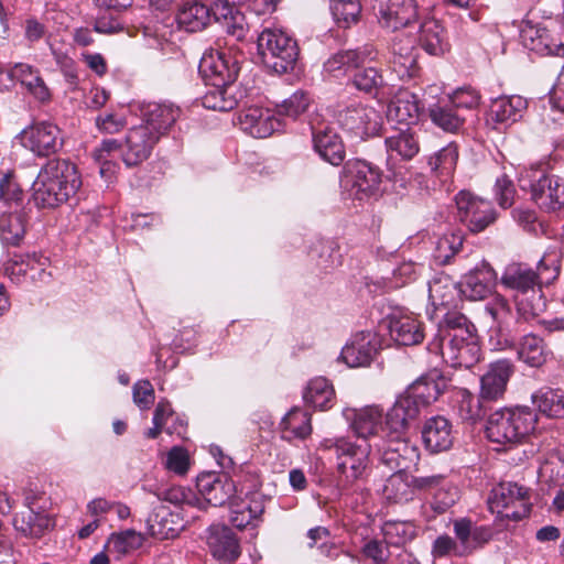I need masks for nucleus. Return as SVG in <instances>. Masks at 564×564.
Masks as SVG:
<instances>
[{"label":"nucleus","instance_id":"393cba45","mask_svg":"<svg viewBox=\"0 0 564 564\" xmlns=\"http://www.w3.org/2000/svg\"><path fill=\"white\" fill-rule=\"evenodd\" d=\"M419 414L420 409L415 401L402 393L386 414V427L390 431V435H403Z\"/></svg>","mask_w":564,"mask_h":564},{"label":"nucleus","instance_id":"052dcab7","mask_svg":"<svg viewBox=\"0 0 564 564\" xmlns=\"http://www.w3.org/2000/svg\"><path fill=\"white\" fill-rule=\"evenodd\" d=\"M203 105L208 109L229 111L236 106V99L226 96V87H214L204 96Z\"/></svg>","mask_w":564,"mask_h":564},{"label":"nucleus","instance_id":"4be33fe9","mask_svg":"<svg viewBox=\"0 0 564 564\" xmlns=\"http://www.w3.org/2000/svg\"><path fill=\"white\" fill-rule=\"evenodd\" d=\"M414 40L410 35H397L392 43L390 66L400 79L411 78L417 69Z\"/></svg>","mask_w":564,"mask_h":564},{"label":"nucleus","instance_id":"5fc2aeb1","mask_svg":"<svg viewBox=\"0 0 564 564\" xmlns=\"http://www.w3.org/2000/svg\"><path fill=\"white\" fill-rule=\"evenodd\" d=\"M330 9L336 21L345 28L356 23L361 13L360 0H330Z\"/></svg>","mask_w":564,"mask_h":564},{"label":"nucleus","instance_id":"37998d69","mask_svg":"<svg viewBox=\"0 0 564 564\" xmlns=\"http://www.w3.org/2000/svg\"><path fill=\"white\" fill-rule=\"evenodd\" d=\"M419 42L431 55L443 54L448 46L444 29L434 18H427L421 23Z\"/></svg>","mask_w":564,"mask_h":564},{"label":"nucleus","instance_id":"c03bdc74","mask_svg":"<svg viewBox=\"0 0 564 564\" xmlns=\"http://www.w3.org/2000/svg\"><path fill=\"white\" fill-rule=\"evenodd\" d=\"M527 100L521 96L499 97L490 106L489 116L498 123L516 122L522 117Z\"/></svg>","mask_w":564,"mask_h":564},{"label":"nucleus","instance_id":"8fccbe9b","mask_svg":"<svg viewBox=\"0 0 564 564\" xmlns=\"http://www.w3.org/2000/svg\"><path fill=\"white\" fill-rule=\"evenodd\" d=\"M404 471H395L390 476L383 487L384 497L395 503H402L413 498L414 487L412 480L409 481Z\"/></svg>","mask_w":564,"mask_h":564},{"label":"nucleus","instance_id":"a18cd8bd","mask_svg":"<svg viewBox=\"0 0 564 564\" xmlns=\"http://www.w3.org/2000/svg\"><path fill=\"white\" fill-rule=\"evenodd\" d=\"M539 412L550 419H564V393L560 390H540L532 395Z\"/></svg>","mask_w":564,"mask_h":564},{"label":"nucleus","instance_id":"a19ab883","mask_svg":"<svg viewBox=\"0 0 564 564\" xmlns=\"http://www.w3.org/2000/svg\"><path fill=\"white\" fill-rule=\"evenodd\" d=\"M210 20V8L196 0L184 3L177 14L178 25L187 32L204 30Z\"/></svg>","mask_w":564,"mask_h":564},{"label":"nucleus","instance_id":"7c9ffc66","mask_svg":"<svg viewBox=\"0 0 564 564\" xmlns=\"http://www.w3.org/2000/svg\"><path fill=\"white\" fill-rule=\"evenodd\" d=\"M422 437L425 446L431 452L447 451L452 447L454 441L452 424L444 416H433L425 422Z\"/></svg>","mask_w":564,"mask_h":564},{"label":"nucleus","instance_id":"2eb2a0df","mask_svg":"<svg viewBox=\"0 0 564 564\" xmlns=\"http://www.w3.org/2000/svg\"><path fill=\"white\" fill-rule=\"evenodd\" d=\"M451 387V380L437 369L421 376L403 392L414 400L419 409L435 402Z\"/></svg>","mask_w":564,"mask_h":564},{"label":"nucleus","instance_id":"e2e57ef3","mask_svg":"<svg viewBox=\"0 0 564 564\" xmlns=\"http://www.w3.org/2000/svg\"><path fill=\"white\" fill-rule=\"evenodd\" d=\"M486 311L498 325L506 323L511 315L510 305L501 295H496L486 306Z\"/></svg>","mask_w":564,"mask_h":564},{"label":"nucleus","instance_id":"4d7b16f0","mask_svg":"<svg viewBox=\"0 0 564 564\" xmlns=\"http://www.w3.org/2000/svg\"><path fill=\"white\" fill-rule=\"evenodd\" d=\"M352 83L358 90L375 94L382 87L383 77L376 67H362L355 73Z\"/></svg>","mask_w":564,"mask_h":564},{"label":"nucleus","instance_id":"f257e3e1","mask_svg":"<svg viewBox=\"0 0 564 564\" xmlns=\"http://www.w3.org/2000/svg\"><path fill=\"white\" fill-rule=\"evenodd\" d=\"M82 185L75 164L66 160H50L33 184L37 206L53 208L68 200Z\"/></svg>","mask_w":564,"mask_h":564},{"label":"nucleus","instance_id":"c9c22d12","mask_svg":"<svg viewBox=\"0 0 564 564\" xmlns=\"http://www.w3.org/2000/svg\"><path fill=\"white\" fill-rule=\"evenodd\" d=\"M391 338L399 345L420 344L424 338L422 323L412 315L394 316L389 324Z\"/></svg>","mask_w":564,"mask_h":564},{"label":"nucleus","instance_id":"dca6fc26","mask_svg":"<svg viewBox=\"0 0 564 564\" xmlns=\"http://www.w3.org/2000/svg\"><path fill=\"white\" fill-rule=\"evenodd\" d=\"M22 144L37 155H50L62 147L61 131L51 122H37L21 133Z\"/></svg>","mask_w":564,"mask_h":564},{"label":"nucleus","instance_id":"72a5a7b5","mask_svg":"<svg viewBox=\"0 0 564 564\" xmlns=\"http://www.w3.org/2000/svg\"><path fill=\"white\" fill-rule=\"evenodd\" d=\"M181 110L173 105L150 104L143 111L142 126L159 134L164 135L180 117Z\"/></svg>","mask_w":564,"mask_h":564},{"label":"nucleus","instance_id":"c85d7f7f","mask_svg":"<svg viewBox=\"0 0 564 564\" xmlns=\"http://www.w3.org/2000/svg\"><path fill=\"white\" fill-rule=\"evenodd\" d=\"M314 150L332 165H339L345 159L340 137L329 127L312 128Z\"/></svg>","mask_w":564,"mask_h":564},{"label":"nucleus","instance_id":"0e129e2a","mask_svg":"<svg viewBox=\"0 0 564 564\" xmlns=\"http://www.w3.org/2000/svg\"><path fill=\"white\" fill-rule=\"evenodd\" d=\"M133 401L140 409H149L154 402V390L150 381H138L133 386Z\"/></svg>","mask_w":564,"mask_h":564},{"label":"nucleus","instance_id":"20e7f679","mask_svg":"<svg viewBox=\"0 0 564 564\" xmlns=\"http://www.w3.org/2000/svg\"><path fill=\"white\" fill-rule=\"evenodd\" d=\"M322 446L334 449L343 486H351L368 476L372 445L368 442H352L346 437L325 440Z\"/></svg>","mask_w":564,"mask_h":564},{"label":"nucleus","instance_id":"412c9836","mask_svg":"<svg viewBox=\"0 0 564 564\" xmlns=\"http://www.w3.org/2000/svg\"><path fill=\"white\" fill-rule=\"evenodd\" d=\"M512 373L513 365L508 359L490 364L488 370L480 379V399L484 401H495L501 398Z\"/></svg>","mask_w":564,"mask_h":564},{"label":"nucleus","instance_id":"4468645a","mask_svg":"<svg viewBox=\"0 0 564 564\" xmlns=\"http://www.w3.org/2000/svg\"><path fill=\"white\" fill-rule=\"evenodd\" d=\"M381 452V460L390 469L406 471L416 466L420 452L416 446L403 438V435L391 434L383 444L376 443Z\"/></svg>","mask_w":564,"mask_h":564},{"label":"nucleus","instance_id":"f704fd0d","mask_svg":"<svg viewBox=\"0 0 564 564\" xmlns=\"http://www.w3.org/2000/svg\"><path fill=\"white\" fill-rule=\"evenodd\" d=\"M419 102L416 96L408 89H399L387 109V118L398 123L411 124L419 118Z\"/></svg>","mask_w":564,"mask_h":564},{"label":"nucleus","instance_id":"49530a36","mask_svg":"<svg viewBox=\"0 0 564 564\" xmlns=\"http://www.w3.org/2000/svg\"><path fill=\"white\" fill-rule=\"evenodd\" d=\"M335 391L325 378H315L310 381L304 393V400L315 409L326 410L333 406Z\"/></svg>","mask_w":564,"mask_h":564},{"label":"nucleus","instance_id":"39448f33","mask_svg":"<svg viewBox=\"0 0 564 564\" xmlns=\"http://www.w3.org/2000/svg\"><path fill=\"white\" fill-rule=\"evenodd\" d=\"M446 364L453 368H471L479 361L480 347L477 336L470 328H458L438 335L432 344Z\"/></svg>","mask_w":564,"mask_h":564},{"label":"nucleus","instance_id":"4c0bfd02","mask_svg":"<svg viewBox=\"0 0 564 564\" xmlns=\"http://www.w3.org/2000/svg\"><path fill=\"white\" fill-rule=\"evenodd\" d=\"M13 525L23 536L40 539L51 527V519L41 510L25 509L13 517Z\"/></svg>","mask_w":564,"mask_h":564},{"label":"nucleus","instance_id":"473e14b6","mask_svg":"<svg viewBox=\"0 0 564 564\" xmlns=\"http://www.w3.org/2000/svg\"><path fill=\"white\" fill-rule=\"evenodd\" d=\"M375 57L376 53L369 47H364L362 50L340 51L326 61L324 68L327 73L338 76L346 74L352 68L364 66L366 62L373 61Z\"/></svg>","mask_w":564,"mask_h":564},{"label":"nucleus","instance_id":"6e6d98bb","mask_svg":"<svg viewBox=\"0 0 564 564\" xmlns=\"http://www.w3.org/2000/svg\"><path fill=\"white\" fill-rule=\"evenodd\" d=\"M464 237L460 232H452L441 237L436 243L434 258L441 264L449 263L451 259L460 251Z\"/></svg>","mask_w":564,"mask_h":564},{"label":"nucleus","instance_id":"f8f14e48","mask_svg":"<svg viewBox=\"0 0 564 564\" xmlns=\"http://www.w3.org/2000/svg\"><path fill=\"white\" fill-rule=\"evenodd\" d=\"M457 217L471 232H480L496 220L490 202L462 191L456 196Z\"/></svg>","mask_w":564,"mask_h":564},{"label":"nucleus","instance_id":"9d476101","mask_svg":"<svg viewBox=\"0 0 564 564\" xmlns=\"http://www.w3.org/2000/svg\"><path fill=\"white\" fill-rule=\"evenodd\" d=\"M488 505L491 512L512 520H521L530 513L528 490L514 482L496 486L490 492Z\"/></svg>","mask_w":564,"mask_h":564},{"label":"nucleus","instance_id":"bf43d9fd","mask_svg":"<svg viewBox=\"0 0 564 564\" xmlns=\"http://www.w3.org/2000/svg\"><path fill=\"white\" fill-rule=\"evenodd\" d=\"M310 104L311 98L308 94L303 90H296L278 106V112L279 115L296 119L308 109Z\"/></svg>","mask_w":564,"mask_h":564},{"label":"nucleus","instance_id":"de8ad7c7","mask_svg":"<svg viewBox=\"0 0 564 564\" xmlns=\"http://www.w3.org/2000/svg\"><path fill=\"white\" fill-rule=\"evenodd\" d=\"M430 118L433 123L447 132L457 131L465 121L462 112H458L449 102L433 105L430 108Z\"/></svg>","mask_w":564,"mask_h":564},{"label":"nucleus","instance_id":"864d4df0","mask_svg":"<svg viewBox=\"0 0 564 564\" xmlns=\"http://www.w3.org/2000/svg\"><path fill=\"white\" fill-rule=\"evenodd\" d=\"M24 234L25 225L21 214L3 215L0 218V238L4 243L18 245Z\"/></svg>","mask_w":564,"mask_h":564},{"label":"nucleus","instance_id":"c756f323","mask_svg":"<svg viewBox=\"0 0 564 564\" xmlns=\"http://www.w3.org/2000/svg\"><path fill=\"white\" fill-rule=\"evenodd\" d=\"M350 429L358 437L356 442H368L378 436L379 431H383L382 410L376 405H368L352 411L350 417Z\"/></svg>","mask_w":564,"mask_h":564},{"label":"nucleus","instance_id":"774afa93","mask_svg":"<svg viewBox=\"0 0 564 564\" xmlns=\"http://www.w3.org/2000/svg\"><path fill=\"white\" fill-rule=\"evenodd\" d=\"M362 553L375 564H386L389 558L388 547L377 540L368 541L362 547Z\"/></svg>","mask_w":564,"mask_h":564},{"label":"nucleus","instance_id":"ea45409f","mask_svg":"<svg viewBox=\"0 0 564 564\" xmlns=\"http://www.w3.org/2000/svg\"><path fill=\"white\" fill-rule=\"evenodd\" d=\"M173 514L165 506L156 507L147 519L149 534L159 540L173 539L178 534V525Z\"/></svg>","mask_w":564,"mask_h":564},{"label":"nucleus","instance_id":"79ce46f5","mask_svg":"<svg viewBox=\"0 0 564 564\" xmlns=\"http://www.w3.org/2000/svg\"><path fill=\"white\" fill-rule=\"evenodd\" d=\"M10 77L19 80L37 100L46 101L50 99V90L39 72L31 65L17 63L10 68Z\"/></svg>","mask_w":564,"mask_h":564},{"label":"nucleus","instance_id":"f03ea898","mask_svg":"<svg viewBox=\"0 0 564 564\" xmlns=\"http://www.w3.org/2000/svg\"><path fill=\"white\" fill-rule=\"evenodd\" d=\"M501 283L513 291L518 322H531L538 318L546 308L542 289L534 270L519 263L506 268Z\"/></svg>","mask_w":564,"mask_h":564},{"label":"nucleus","instance_id":"13d9d810","mask_svg":"<svg viewBox=\"0 0 564 564\" xmlns=\"http://www.w3.org/2000/svg\"><path fill=\"white\" fill-rule=\"evenodd\" d=\"M560 273V257L557 252H547L538 263L534 274L536 275L538 283L547 285L553 282Z\"/></svg>","mask_w":564,"mask_h":564},{"label":"nucleus","instance_id":"5701e85b","mask_svg":"<svg viewBox=\"0 0 564 564\" xmlns=\"http://www.w3.org/2000/svg\"><path fill=\"white\" fill-rule=\"evenodd\" d=\"M379 340L371 332H361L341 351L343 360L351 368L370 365L378 351Z\"/></svg>","mask_w":564,"mask_h":564},{"label":"nucleus","instance_id":"680f3d73","mask_svg":"<svg viewBox=\"0 0 564 564\" xmlns=\"http://www.w3.org/2000/svg\"><path fill=\"white\" fill-rule=\"evenodd\" d=\"M479 101V94L474 89L466 88L455 91L448 102L453 105L458 112H460L463 109H474L478 107Z\"/></svg>","mask_w":564,"mask_h":564},{"label":"nucleus","instance_id":"6e6552de","mask_svg":"<svg viewBox=\"0 0 564 564\" xmlns=\"http://www.w3.org/2000/svg\"><path fill=\"white\" fill-rule=\"evenodd\" d=\"M259 488L260 481L253 475H247L243 481H239L238 491L230 500V522L236 528L245 529L263 514L267 498Z\"/></svg>","mask_w":564,"mask_h":564},{"label":"nucleus","instance_id":"7ed1b4c3","mask_svg":"<svg viewBox=\"0 0 564 564\" xmlns=\"http://www.w3.org/2000/svg\"><path fill=\"white\" fill-rule=\"evenodd\" d=\"M538 414L529 408L502 409L487 420L486 435L492 443L513 445L531 434H540Z\"/></svg>","mask_w":564,"mask_h":564},{"label":"nucleus","instance_id":"0eeeda50","mask_svg":"<svg viewBox=\"0 0 564 564\" xmlns=\"http://www.w3.org/2000/svg\"><path fill=\"white\" fill-rule=\"evenodd\" d=\"M519 185L523 191H530L535 204L546 212H556L564 206V183L549 175L542 165L522 171Z\"/></svg>","mask_w":564,"mask_h":564},{"label":"nucleus","instance_id":"a878e982","mask_svg":"<svg viewBox=\"0 0 564 564\" xmlns=\"http://www.w3.org/2000/svg\"><path fill=\"white\" fill-rule=\"evenodd\" d=\"M241 129L254 138H267L279 126V121L269 109L251 106L239 115Z\"/></svg>","mask_w":564,"mask_h":564},{"label":"nucleus","instance_id":"aec40b11","mask_svg":"<svg viewBox=\"0 0 564 564\" xmlns=\"http://www.w3.org/2000/svg\"><path fill=\"white\" fill-rule=\"evenodd\" d=\"M454 533L460 543L458 556H467L476 550L488 544L495 535V531L489 525H476L471 520L462 518L454 521Z\"/></svg>","mask_w":564,"mask_h":564},{"label":"nucleus","instance_id":"9b49d317","mask_svg":"<svg viewBox=\"0 0 564 564\" xmlns=\"http://www.w3.org/2000/svg\"><path fill=\"white\" fill-rule=\"evenodd\" d=\"M338 122L345 130L364 140L379 134L382 117L373 107L356 104L339 111Z\"/></svg>","mask_w":564,"mask_h":564},{"label":"nucleus","instance_id":"2f4dec72","mask_svg":"<svg viewBox=\"0 0 564 564\" xmlns=\"http://www.w3.org/2000/svg\"><path fill=\"white\" fill-rule=\"evenodd\" d=\"M516 349L519 360L533 368L542 367L552 356L545 340L533 333L520 337Z\"/></svg>","mask_w":564,"mask_h":564},{"label":"nucleus","instance_id":"e433bc0d","mask_svg":"<svg viewBox=\"0 0 564 564\" xmlns=\"http://www.w3.org/2000/svg\"><path fill=\"white\" fill-rule=\"evenodd\" d=\"M459 294V288L447 275L435 276L429 284V299L435 310L455 308Z\"/></svg>","mask_w":564,"mask_h":564},{"label":"nucleus","instance_id":"423d86ee","mask_svg":"<svg viewBox=\"0 0 564 564\" xmlns=\"http://www.w3.org/2000/svg\"><path fill=\"white\" fill-rule=\"evenodd\" d=\"M263 64L278 74L292 70L299 57L296 41L282 30L265 29L258 37Z\"/></svg>","mask_w":564,"mask_h":564},{"label":"nucleus","instance_id":"cd10ccee","mask_svg":"<svg viewBox=\"0 0 564 564\" xmlns=\"http://www.w3.org/2000/svg\"><path fill=\"white\" fill-rule=\"evenodd\" d=\"M496 272L489 264L477 268L459 283L460 294L470 301L486 299L492 290Z\"/></svg>","mask_w":564,"mask_h":564},{"label":"nucleus","instance_id":"6ab92c4d","mask_svg":"<svg viewBox=\"0 0 564 564\" xmlns=\"http://www.w3.org/2000/svg\"><path fill=\"white\" fill-rule=\"evenodd\" d=\"M200 69L213 87H227L237 79L240 66L236 58L225 52H217L203 57Z\"/></svg>","mask_w":564,"mask_h":564},{"label":"nucleus","instance_id":"09e8293b","mask_svg":"<svg viewBox=\"0 0 564 564\" xmlns=\"http://www.w3.org/2000/svg\"><path fill=\"white\" fill-rule=\"evenodd\" d=\"M386 145L388 151L395 152L405 160L412 159L420 150L419 140L411 128L401 129L387 138Z\"/></svg>","mask_w":564,"mask_h":564},{"label":"nucleus","instance_id":"58836bf2","mask_svg":"<svg viewBox=\"0 0 564 564\" xmlns=\"http://www.w3.org/2000/svg\"><path fill=\"white\" fill-rule=\"evenodd\" d=\"M281 437L288 442L305 440L312 433L311 414L299 408L291 409L280 423Z\"/></svg>","mask_w":564,"mask_h":564},{"label":"nucleus","instance_id":"bb28decb","mask_svg":"<svg viewBox=\"0 0 564 564\" xmlns=\"http://www.w3.org/2000/svg\"><path fill=\"white\" fill-rule=\"evenodd\" d=\"M417 18L415 0H388L380 8L381 23L393 31L408 26Z\"/></svg>","mask_w":564,"mask_h":564},{"label":"nucleus","instance_id":"1a4fd4ad","mask_svg":"<svg viewBox=\"0 0 564 564\" xmlns=\"http://www.w3.org/2000/svg\"><path fill=\"white\" fill-rule=\"evenodd\" d=\"M380 183L381 171L378 166L364 160H350L345 164L341 186L354 198H369L379 191Z\"/></svg>","mask_w":564,"mask_h":564},{"label":"nucleus","instance_id":"ddd939ff","mask_svg":"<svg viewBox=\"0 0 564 564\" xmlns=\"http://www.w3.org/2000/svg\"><path fill=\"white\" fill-rule=\"evenodd\" d=\"M520 36L523 46L530 51L564 57V29L561 25H525Z\"/></svg>","mask_w":564,"mask_h":564},{"label":"nucleus","instance_id":"a211bd4d","mask_svg":"<svg viewBox=\"0 0 564 564\" xmlns=\"http://www.w3.org/2000/svg\"><path fill=\"white\" fill-rule=\"evenodd\" d=\"M196 487L204 500L214 507L230 501L239 486L226 474L206 473L197 477Z\"/></svg>","mask_w":564,"mask_h":564},{"label":"nucleus","instance_id":"b1692460","mask_svg":"<svg viewBox=\"0 0 564 564\" xmlns=\"http://www.w3.org/2000/svg\"><path fill=\"white\" fill-rule=\"evenodd\" d=\"M207 545L212 555L223 562H234L240 555L239 541L226 525L214 524L209 528Z\"/></svg>","mask_w":564,"mask_h":564},{"label":"nucleus","instance_id":"603ef678","mask_svg":"<svg viewBox=\"0 0 564 564\" xmlns=\"http://www.w3.org/2000/svg\"><path fill=\"white\" fill-rule=\"evenodd\" d=\"M457 160L458 148L455 143H449L430 158L429 165L437 175H451L456 167Z\"/></svg>","mask_w":564,"mask_h":564},{"label":"nucleus","instance_id":"69168bd1","mask_svg":"<svg viewBox=\"0 0 564 564\" xmlns=\"http://www.w3.org/2000/svg\"><path fill=\"white\" fill-rule=\"evenodd\" d=\"M126 119L116 113H105L96 118V127L104 133H118L126 127Z\"/></svg>","mask_w":564,"mask_h":564},{"label":"nucleus","instance_id":"3c124183","mask_svg":"<svg viewBox=\"0 0 564 564\" xmlns=\"http://www.w3.org/2000/svg\"><path fill=\"white\" fill-rule=\"evenodd\" d=\"M143 543V538L134 530H126L120 533H112L106 543V550L118 555H126L129 552L139 549Z\"/></svg>","mask_w":564,"mask_h":564},{"label":"nucleus","instance_id":"338daca9","mask_svg":"<svg viewBox=\"0 0 564 564\" xmlns=\"http://www.w3.org/2000/svg\"><path fill=\"white\" fill-rule=\"evenodd\" d=\"M188 455L182 447H173L166 458L165 466L178 475H184L188 469Z\"/></svg>","mask_w":564,"mask_h":564},{"label":"nucleus","instance_id":"f3484780","mask_svg":"<svg viewBox=\"0 0 564 564\" xmlns=\"http://www.w3.org/2000/svg\"><path fill=\"white\" fill-rule=\"evenodd\" d=\"M159 134L142 124L129 129L124 139L122 161L129 167L145 161L159 141Z\"/></svg>","mask_w":564,"mask_h":564}]
</instances>
